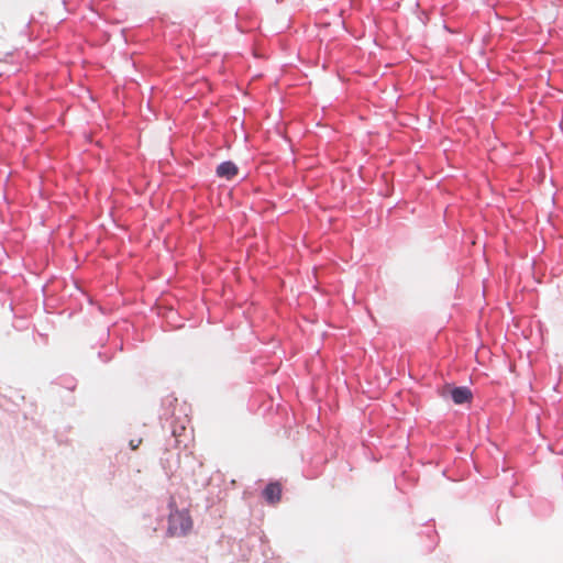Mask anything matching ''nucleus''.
I'll use <instances>...</instances> for the list:
<instances>
[{"label": "nucleus", "mask_w": 563, "mask_h": 563, "mask_svg": "<svg viewBox=\"0 0 563 563\" xmlns=\"http://www.w3.org/2000/svg\"><path fill=\"white\" fill-rule=\"evenodd\" d=\"M169 516L167 533L170 537H183L186 536L192 528V520L187 510H179L175 506V501L172 499L169 503Z\"/></svg>", "instance_id": "1"}, {"label": "nucleus", "mask_w": 563, "mask_h": 563, "mask_svg": "<svg viewBox=\"0 0 563 563\" xmlns=\"http://www.w3.org/2000/svg\"><path fill=\"white\" fill-rule=\"evenodd\" d=\"M264 498L269 504H277L282 498V486L279 483H269L264 492Z\"/></svg>", "instance_id": "2"}, {"label": "nucleus", "mask_w": 563, "mask_h": 563, "mask_svg": "<svg viewBox=\"0 0 563 563\" xmlns=\"http://www.w3.org/2000/svg\"><path fill=\"white\" fill-rule=\"evenodd\" d=\"M451 398L456 405L471 401L473 395L467 387H455L450 390Z\"/></svg>", "instance_id": "3"}, {"label": "nucleus", "mask_w": 563, "mask_h": 563, "mask_svg": "<svg viewBox=\"0 0 563 563\" xmlns=\"http://www.w3.org/2000/svg\"><path fill=\"white\" fill-rule=\"evenodd\" d=\"M238 167L232 162H223L217 167V175L221 178L231 180L238 175Z\"/></svg>", "instance_id": "4"}, {"label": "nucleus", "mask_w": 563, "mask_h": 563, "mask_svg": "<svg viewBox=\"0 0 563 563\" xmlns=\"http://www.w3.org/2000/svg\"><path fill=\"white\" fill-rule=\"evenodd\" d=\"M142 443V439H132L130 441V446L132 450H136Z\"/></svg>", "instance_id": "5"}]
</instances>
